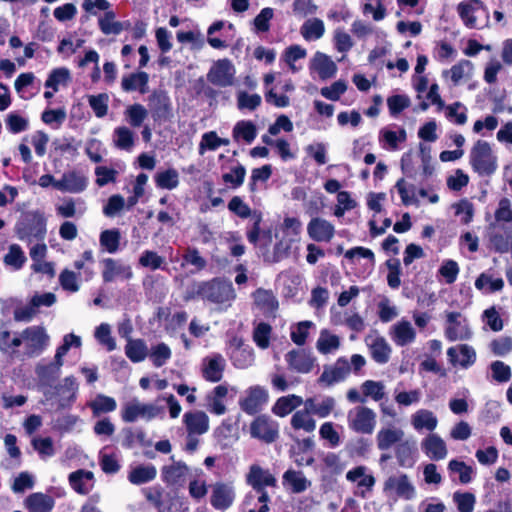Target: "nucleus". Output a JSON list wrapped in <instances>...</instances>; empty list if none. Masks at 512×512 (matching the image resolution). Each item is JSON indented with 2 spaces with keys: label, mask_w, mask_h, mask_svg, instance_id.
<instances>
[{
  "label": "nucleus",
  "mask_w": 512,
  "mask_h": 512,
  "mask_svg": "<svg viewBox=\"0 0 512 512\" xmlns=\"http://www.w3.org/2000/svg\"><path fill=\"white\" fill-rule=\"evenodd\" d=\"M49 339L42 326H30L20 332H11L0 326V351L10 361L38 357L48 346Z\"/></svg>",
  "instance_id": "obj_1"
},
{
  "label": "nucleus",
  "mask_w": 512,
  "mask_h": 512,
  "mask_svg": "<svg viewBox=\"0 0 512 512\" xmlns=\"http://www.w3.org/2000/svg\"><path fill=\"white\" fill-rule=\"evenodd\" d=\"M14 230L21 241H43L46 235V220L39 212H26L17 221Z\"/></svg>",
  "instance_id": "obj_2"
},
{
  "label": "nucleus",
  "mask_w": 512,
  "mask_h": 512,
  "mask_svg": "<svg viewBox=\"0 0 512 512\" xmlns=\"http://www.w3.org/2000/svg\"><path fill=\"white\" fill-rule=\"evenodd\" d=\"M469 161L473 170L481 176H489L497 169V157L490 144L483 140H478L474 144Z\"/></svg>",
  "instance_id": "obj_3"
},
{
  "label": "nucleus",
  "mask_w": 512,
  "mask_h": 512,
  "mask_svg": "<svg viewBox=\"0 0 512 512\" xmlns=\"http://www.w3.org/2000/svg\"><path fill=\"white\" fill-rule=\"evenodd\" d=\"M348 427L360 434H372L377 423L376 412L366 406H356L348 411Z\"/></svg>",
  "instance_id": "obj_4"
},
{
  "label": "nucleus",
  "mask_w": 512,
  "mask_h": 512,
  "mask_svg": "<svg viewBox=\"0 0 512 512\" xmlns=\"http://www.w3.org/2000/svg\"><path fill=\"white\" fill-rule=\"evenodd\" d=\"M199 294L202 298L217 304L231 305L236 298L234 287L229 281H211L201 284Z\"/></svg>",
  "instance_id": "obj_5"
},
{
  "label": "nucleus",
  "mask_w": 512,
  "mask_h": 512,
  "mask_svg": "<svg viewBox=\"0 0 512 512\" xmlns=\"http://www.w3.org/2000/svg\"><path fill=\"white\" fill-rule=\"evenodd\" d=\"M207 80L221 88L233 86L236 82V68L232 61L224 58L213 62L207 73Z\"/></svg>",
  "instance_id": "obj_6"
},
{
  "label": "nucleus",
  "mask_w": 512,
  "mask_h": 512,
  "mask_svg": "<svg viewBox=\"0 0 512 512\" xmlns=\"http://www.w3.org/2000/svg\"><path fill=\"white\" fill-rule=\"evenodd\" d=\"M383 491L388 497L413 500L416 497V488L409 476L397 474L388 477L383 486Z\"/></svg>",
  "instance_id": "obj_7"
},
{
  "label": "nucleus",
  "mask_w": 512,
  "mask_h": 512,
  "mask_svg": "<svg viewBox=\"0 0 512 512\" xmlns=\"http://www.w3.org/2000/svg\"><path fill=\"white\" fill-rule=\"evenodd\" d=\"M445 336L449 341H463L472 337L468 321L459 312H447Z\"/></svg>",
  "instance_id": "obj_8"
},
{
  "label": "nucleus",
  "mask_w": 512,
  "mask_h": 512,
  "mask_svg": "<svg viewBox=\"0 0 512 512\" xmlns=\"http://www.w3.org/2000/svg\"><path fill=\"white\" fill-rule=\"evenodd\" d=\"M159 413L157 406L145 404L137 399L127 402L122 409L121 417L126 423H132L138 419L150 420L155 418Z\"/></svg>",
  "instance_id": "obj_9"
},
{
  "label": "nucleus",
  "mask_w": 512,
  "mask_h": 512,
  "mask_svg": "<svg viewBox=\"0 0 512 512\" xmlns=\"http://www.w3.org/2000/svg\"><path fill=\"white\" fill-rule=\"evenodd\" d=\"M250 435L265 443H272L279 436V427L276 421L266 415H261L251 422Z\"/></svg>",
  "instance_id": "obj_10"
},
{
  "label": "nucleus",
  "mask_w": 512,
  "mask_h": 512,
  "mask_svg": "<svg viewBox=\"0 0 512 512\" xmlns=\"http://www.w3.org/2000/svg\"><path fill=\"white\" fill-rule=\"evenodd\" d=\"M351 372L348 360L344 357L338 358L334 364L325 366L318 383L330 387L344 381Z\"/></svg>",
  "instance_id": "obj_11"
},
{
  "label": "nucleus",
  "mask_w": 512,
  "mask_h": 512,
  "mask_svg": "<svg viewBox=\"0 0 512 512\" xmlns=\"http://www.w3.org/2000/svg\"><path fill=\"white\" fill-rule=\"evenodd\" d=\"M234 500L235 488L232 483L216 482L211 486L210 503L216 510H227Z\"/></svg>",
  "instance_id": "obj_12"
},
{
  "label": "nucleus",
  "mask_w": 512,
  "mask_h": 512,
  "mask_svg": "<svg viewBox=\"0 0 512 512\" xmlns=\"http://www.w3.org/2000/svg\"><path fill=\"white\" fill-rule=\"evenodd\" d=\"M364 341L376 363L386 364L390 360L392 348L383 336L373 332L368 334Z\"/></svg>",
  "instance_id": "obj_13"
},
{
  "label": "nucleus",
  "mask_w": 512,
  "mask_h": 512,
  "mask_svg": "<svg viewBox=\"0 0 512 512\" xmlns=\"http://www.w3.org/2000/svg\"><path fill=\"white\" fill-rule=\"evenodd\" d=\"M268 400V392L261 386H252L245 391V396L239 400L241 409L247 414L257 413Z\"/></svg>",
  "instance_id": "obj_14"
},
{
  "label": "nucleus",
  "mask_w": 512,
  "mask_h": 512,
  "mask_svg": "<svg viewBox=\"0 0 512 512\" xmlns=\"http://www.w3.org/2000/svg\"><path fill=\"white\" fill-rule=\"evenodd\" d=\"M488 235L491 248L496 252L503 254L512 250V226L491 224Z\"/></svg>",
  "instance_id": "obj_15"
},
{
  "label": "nucleus",
  "mask_w": 512,
  "mask_h": 512,
  "mask_svg": "<svg viewBox=\"0 0 512 512\" xmlns=\"http://www.w3.org/2000/svg\"><path fill=\"white\" fill-rule=\"evenodd\" d=\"M289 369L301 374L310 373L316 364V358L306 350H291L285 355Z\"/></svg>",
  "instance_id": "obj_16"
},
{
  "label": "nucleus",
  "mask_w": 512,
  "mask_h": 512,
  "mask_svg": "<svg viewBox=\"0 0 512 512\" xmlns=\"http://www.w3.org/2000/svg\"><path fill=\"white\" fill-rule=\"evenodd\" d=\"M88 186V178L79 171L65 172L62 177L55 183V189L61 192L81 193Z\"/></svg>",
  "instance_id": "obj_17"
},
{
  "label": "nucleus",
  "mask_w": 512,
  "mask_h": 512,
  "mask_svg": "<svg viewBox=\"0 0 512 512\" xmlns=\"http://www.w3.org/2000/svg\"><path fill=\"white\" fill-rule=\"evenodd\" d=\"M416 330L410 321L401 319L389 329V336L396 346L404 347L411 345L416 340Z\"/></svg>",
  "instance_id": "obj_18"
},
{
  "label": "nucleus",
  "mask_w": 512,
  "mask_h": 512,
  "mask_svg": "<svg viewBox=\"0 0 512 512\" xmlns=\"http://www.w3.org/2000/svg\"><path fill=\"white\" fill-rule=\"evenodd\" d=\"M346 479L351 483H356L357 488L359 489L357 495L362 498L366 497L367 492L373 490V487L376 483L375 477L368 473V468L363 465L354 467L353 469L349 470L346 473Z\"/></svg>",
  "instance_id": "obj_19"
},
{
  "label": "nucleus",
  "mask_w": 512,
  "mask_h": 512,
  "mask_svg": "<svg viewBox=\"0 0 512 512\" xmlns=\"http://www.w3.org/2000/svg\"><path fill=\"white\" fill-rule=\"evenodd\" d=\"M447 357L453 366L467 369L476 362V351L468 344H460L448 348Z\"/></svg>",
  "instance_id": "obj_20"
},
{
  "label": "nucleus",
  "mask_w": 512,
  "mask_h": 512,
  "mask_svg": "<svg viewBox=\"0 0 512 512\" xmlns=\"http://www.w3.org/2000/svg\"><path fill=\"white\" fill-rule=\"evenodd\" d=\"M309 237L316 242H330L335 235V227L328 220L314 217L307 225Z\"/></svg>",
  "instance_id": "obj_21"
},
{
  "label": "nucleus",
  "mask_w": 512,
  "mask_h": 512,
  "mask_svg": "<svg viewBox=\"0 0 512 512\" xmlns=\"http://www.w3.org/2000/svg\"><path fill=\"white\" fill-rule=\"evenodd\" d=\"M246 483L255 491H261L266 487H275L277 480L269 470L253 464L246 475Z\"/></svg>",
  "instance_id": "obj_22"
},
{
  "label": "nucleus",
  "mask_w": 512,
  "mask_h": 512,
  "mask_svg": "<svg viewBox=\"0 0 512 512\" xmlns=\"http://www.w3.org/2000/svg\"><path fill=\"white\" fill-rule=\"evenodd\" d=\"M78 392V383L73 376L64 378L63 382L55 387V395L59 409H65L75 402Z\"/></svg>",
  "instance_id": "obj_23"
},
{
  "label": "nucleus",
  "mask_w": 512,
  "mask_h": 512,
  "mask_svg": "<svg viewBox=\"0 0 512 512\" xmlns=\"http://www.w3.org/2000/svg\"><path fill=\"white\" fill-rule=\"evenodd\" d=\"M183 423L189 435L201 436L209 430V417L200 410L186 412L183 416Z\"/></svg>",
  "instance_id": "obj_24"
},
{
  "label": "nucleus",
  "mask_w": 512,
  "mask_h": 512,
  "mask_svg": "<svg viewBox=\"0 0 512 512\" xmlns=\"http://www.w3.org/2000/svg\"><path fill=\"white\" fill-rule=\"evenodd\" d=\"M421 449L425 455L432 460H443L448 455L445 441L435 433L428 434L421 441Z\"/></svg>",
  "instance_id": "obj_25"
},
{
  "label": "nucleus",
  "mask_w": 512,
  "mask_h": 512,
  "mask_svg": "<svg viewBox=\"0 0 512 512\" xmlns=\"http://www.w3.org/2000/svg\"><path fill=\"white\" fill-rule=\"evenodd\" d=\"M226 361L221 354H214L203 359V377L210 382H218L223 377Z\"/></svg>",
  "instance_id": "obj_26"
},
{
  "label": "nucleus",
  "mask_w": 512,
  "mask_h": 512,
  "mask_svg": "<svg viewBox=\"0 0 512 512\" xmlns=\"http://www.w3.org/2000/svg\"><path fill=\"white\" fill-rule=\"evenodd\" d=\"M102 263L104 266L102 277L106 283L113 282L116 279H129L132 277V271L128 265H125L112 258H106Z\"/></svg>",
  "instance_id": "obj_27"
},
{
  "label": "nucleus",
  "mask_w": 512,
  "mask_h": 512,
  "mask_svg": "<svg viewBox=\"0 0 512 512\" xmlns=\"http://www.w3.org/2000/svg\"><path fill=\"white\" fill-rule=\"evenodd\" d=\"M305 407L309 409L314 416L327 418L334 412L336 400L332 396H321L319 398L310 397L305 399Z\"/></svg>",
  "instance_id": "obj_28"
},
{
  "label": "nucleus",
  "mask_w": 512,
  "mask_h": 512,
  "mask_svg": "<svg viewBox=\"0 0 512 512\" xmlns=\"http://www.w3.org/2000/svg\"><path fill=\"white\" fill-rule=\"evenodd\" d=\"M282 483L292 493L299 494L311 486V481L300 470L288 469L282 476Z\"/></svg>",
  "instance_id": "obj_29"
},
{
  "label": "nucleus",
  "mask_w": 512,
  "mask_h": 512,
  "mask_svg": "<svg viewBox=\"0 0 512 512\" xmlns=\"http://www.w3.org/2000/svg\"><path fill=\"white\" fill-rule=\"evenodd\" d=\"M311 69L315 70L323 80L332 78L337 72L334 61L322 52H316L311 60Z\"/></svg>",
  "instance_id": "obj_30"
},
{
  "label": "nucleus",
  "mask_w": 512,
  "mask_h": 512,
  "mask_svg": "<svg viewBox=\"0 0 512 512\" xmlns=\"http://www.w3.org/2000/svg\"><path fill=\"white\" fill-rule=\"evenodd\" d=\"M255 305L267 315H274L279 303L271 290L259 288L253 293Z\"/></svg>",
  "instance_id": "obj_31"
},
{
  "label": "nucleus",
  "mask_w": 512,
  "mask_h": 512,
  "mask_svg": "<svg viewBox=\"0 0 512 512\" xmlns=\"http://www.w3.org/2000/svg\"><path fill=\"white\" fill-rule=\"evenodd\" d=\"M411 425L416 431H434L438 425L437 416L428 409H419L411 415Z\"/></svg>",
  "instance_id": "obj_32"
},
{
  "label": "nucleus",
  "mask_w": 512,
  "mask_h": 512,
  "mask_svg": "<svg viewBox=\"0 0 512 512\" xmlns=\"http://www.w3.org/2000/svg\"><path fill=\"white\" fill-rule=\"evenodd\" d=\"M93 478L94 475L91 471L80 469L69 475V483L77 493L85 495L93 487Z\"/></svg>",
  "instance_id": "obj_33"
},
{
  "label": "nucleus",
  "mask_w": 512,
  "mask_h": 512,
  "mask_svg": "<svg viewBox=\"0 0 512 512\" xmlns=\"http://www.w3.org/2000/svg\"><path fill=\"white\" fill-rule=\"evenodd\" d=\"M404 437V431L396 427L381 428L377 435V447L379 450H388Z\"/></svg>",
  "instance_id": "obj_34"
},
{
  "label": "nucleus",
  "mask_w": 512,
  "mask_h": 512,
  "mask_svg": "<svg viewBox=\"0 0 512 512\" xmlns=\"http://www.w3.org/2000/svg\"><path fill=\"white\" fill-rule=\"evenodd\" d=\"M481 8L482 2L480 0H467L458 4L457 11L466 27L475 28L477 26L475 13Z\"/></svg>",
  "instance_id": "obj_35"
},
{
  "label": "nucleus",
  "mask_w": 512,
  "mask_h": 512,
  "mask_svg": "<svg viewBox=\"0 0 512 512\" xmlns=\"http://www.w3.org/2000/svg\"><path fill=\"white\" fill-rule=\"evenodd\" d=\"M24 504L29 512H51L55 502L51 496L37 492L29 495Z\"/></svg>",
  "instance_id": "obj_36"
},
{
  "label": "nucleus",
  "mask_w": 512,
  "mask_h": 512,
  "mask_svg": "<svg viewBox=\"0 0 512 512\" xmlns=\"http://www.w3.org/2000/svg\"><path fill=\"white\" fill-rule=\"evenodd\" d=\"M312 412L304 406V409L296 411L290 420V425L295 430L305 433H313L316 429V420Z\"/></svg>",
  "instance_id": "obj_37"
},
{
  "label": "nucleus",
  "mask_w": 512,
  "mask_h": 512,
  "mask_svg": "<svg viewBox=\"0 0 512 512\" xmlns=\"http://www.w3.org/2000/svg\"><path fill=\"white\" fill-rule=\"evenodd\" d=\"M474 71V66L469 60H461L453 65L449 70L443 71V76H450L454 85L460 84L462 81L469 80Z\"/></svg>",
  "instance_id": "obj_38"
},
{
  "label": "nucleus",
  "mask_w": 512,
  "mask_h": 512,
  "mask_svg": "<svg viewBox=\"0 0 512 512\" xmlns=\"http://www.w3.org/2000/svg\"><path fill=\"white\" fill-rule=\"evenodd\" d=\"M301 405L305 406V400L296 394L280 397L274 404L272 411L279 417H285Z\"/></svg>",
  "instance_id": "obj_39"
},
{
  "label": "nucleus",
  "mask_w": 512,
  "mask_h": 512,
  "mask_svg": "<svg viewBox=\"0 0 512 512\" xmlns=\"http://www.w3.org/2000/svg\"><path fill=\"white\" fill-rule=\"evenodd\" d=\"M276 243L274 245V250L269 258L271 262H279L288 257L292 244L297 242L299 239L288 236L287 234H282L276 231L275 233Z\"/></svg>",
  "instance_id": "obj_40"
},
{
  "label": "nucleus",
  "mask_w": 512,
  "mask_h": 512,
  "mask_svg": "<svg viewBox=\"0 0 512 512\" xmlns=\"http://www.w3.org/2000/svg\"><path fill=\"white\" fill-rule=\"evenodd\" d=\"M148 74L145 72L132 73L122 78L121 87L126 92L139 91L142 94L148 92Z\"/></svg>",
  "instance_id": "obj_41"
},
{
  "label": "nucleus",
  "mask_w": 512,
  "mask_h": 512,
  "mask_svg": "<svg viewBox=\"0 0 512 512\" xmlns=\"http://www.w3.org/2000/svg\"><path fill=\"white\" fill-rule=\"evenodd\" d=\"M188 467L181 461L174 462L165 469V481L171 485L182 486L186 481Z\"/></svg>",
  "instance_id": "obj_42"
},
{
  "label": "nucleus",
  "mask_w": 512,
  "mask_h": 512,
  "mask_svg": "<svg viewBox=\"0 0 512 512\" xmlns=\"http://www.w3.org/2000/svg\"><path fill=\"white\" fill-rule=\"evenodd\" d=\"M128 23L115 21V14L112 11H107L103 17L99 19V27L105 35H118L124 29H127Z\"/></svg>",
  "instance_id": "obj_43"
},
{
  "label": "nucleus",
  "mask_w": 512,
  "mask_h": 512,
  "mask_svg": "<svg viewBox=\"0 0 512 512\" xmlns=\"http://www.w3.org/2000/svg\"><path fill=\"white\" fill-rule=\"evenodd\" d=\"M232 364L238 369H247L251 367L255 360L254 350L250 345L242 349L230 352Z\"/></svg>",
  "instance_id": "obj_44"
},
{
  "label": "nucleus",
  "mask_w": 512,
  "mask_h": 512,
  "mask_svg": "<svg viewBox=\"0 0 512 512\" xmlns=\"http://www.w3.org/2000/svg\"><path fill=\"white\" fill-rule=\"evenodd\" d=\"M27 261V257L18 244H11L4 255L3 262L13 270H20Z\"/></svg>",
  "instance_id": "obj_45"
},
{
  "label": "nucleus",
  "mask_w": 512,
  "mask_h": 512,
  "mask_svg": "<svg viewBox=\"0 0 512 512\" xmlns=\"http://www.w3.org/2000/svg\"><path fill=\"white\" fill-rule=\"evenodd\" d=\"M300 32L305 40H318L325 33L324 22L319 18L309 19L301 26Z\"/></svg>",
  "instance_id": "obj_46"
},
{
  "label": "nucleus",
  "mask_w": 512,
  "mask_h": 512,
  "mask_svg": "<svg viewBox=\"0 0 512 512\" xmlns=\"http://www.w3.org/2000/svg\"><path fill=\"white\" fill-rule=\"evenodd\" d=\"M340 347V338L324 329L320 332L316 342V348L321 354H329Z\"/></svg>",
  "instance_id": "obj_47"
},
{
  "label": "nucleus",
  "mask_w": 512,
  "mask_h": 512,
  "mask_svg": "<svg viewBox=\"0 0 512 512\" xmlns=\"http://www.w3.org/2000/svg\"><path fill=\"white\" fill-rule=\"evenodd\" d=\"M88 407L91 408L93 415L96 417L102 413L113 412L117 408V403L112 397L104 394H98L88 403Z\"/></svg>",
  "instance_id": "obj_48"
},
{
  "label": "nucleus",
  "mask_w": 512,
  "mask_h": 512,
  "mask_svg": "<svg viewBox=\"0 0 512 512\" xmlns=\"http://www.w3.org/2000/svg\"><path fill=\"white\" fill-rule=\"evenodd\" d=\"M62 366L55 360L48 364L38 363L35 372L42 383L49 384L59 376Z\"/></svg>",
  "instance_id": "obj_49"
},
{
  "label": "nucleus",
  "mask_w": 512,
  "mask_h": 512,
  "mask_svg": "<svg viewBox=\"0 0 512 512\" xmlns=\"http://www.w3.org/2000/svg\"><path fill=\"white\" fill-rule=\"evenodd\" d=\"M475 287L486 293H493L503 289L504 281L502 278H494L488 273H481L475 281Z\"/></svg>",
  "instance_id": "obj_50"
},
{
  "label": "nucleus",
  "mask_w": 512,
  "mask_h": 512,
  "mask_svg": "<svg viewBox=\"0 0 512 512\" xmlns=\"http://www.w3.org/2000/svg\"><path fill=\"white\" fill-rule=\"evenodd\" d=\"M70 80V72L67 68H56L49 74L45 82V87L51 88L53 92H57L60 86H67Z\"/></svg>",
  "instance_id": "obj_51"
},
{
  "label": "nucleus",
  "mask_w": 512,
  "mask_h": 512,
  "mask_svg": "<svg viewBox=\"0 0 512 512\" xmlns=\"http://www.w3.org/2000/svg\"><path fill=\"white\" fill-rule=\"evenodd\" d=\"M157 469L154 466H138L131 470L128 479L132 484L140 485L156 478Z\"/></svg>",
  "instance_id": "obj_52"
},
{
  "label": "nucleus",
  "mask_w": 512,
  "mask_h": 512,
  "mask_svg": "<svg viewBox=\"0 0 512 512\" xmlns=\"http://www.w3.org/2000/svg\"><path fill=\"white\" fill-rule=\"evenodd\" d=\"M256 135V126L251 121H239L233 128V137L236 140L242 138L247 143H251Z\"/></svg>",
  "instance_id": "obj_53"
},
{
  "label": "nucleus",
  "mask_w": 512,
  "mask_h": 512,
  "mask_svg": "<svg viewBox=\"0 0 512 512\" xmlns=\"http://www.w3.org/2000/svg\"><path fill=\"white\" fill-rule=\"evenodd\" d=\"M121 234L118 229L104 230L100 234V245L109 253H115L119 248Z\"/></svg>",
  "instance_id": "obj_54"
},
{
  "label": "nucleus",
  "mask_w": 512,
  "mask_h": 512,
  "mask_svg": "<svg viewBox=\"0 0 512 512\" xmlns=\"http://www.w3.org/2000/svg\"><path fill=\"white\" fill-rule=\"evenodd\" d=\"M229 144L228 139L220 138L214 131L204 133L199 144L200 154H204L206 150L214 151L220 146H227Z\"/></svg>",
  "instance_id": "obj_55"
},
{
  "label": "nucleus",
  "mask_w": 512,
  "mask_h": 512,
  "mask_svg": "<svg viewBox=\"0 0 512 512\" xmlns=\"http://www.w3.org/2000/svg\"><path fill=\"white\" fill-rule=\"evenodd\" d=\"M262 103V98L259 94H249L245 91L237 92V107L239 110L257 109Z\"/></svg>",
  "instance_id": "obj_56"
},
{
  "label": "nucleus",
  "mask_w": 512,
  "mask_h": 512,
  "mask_svg": "<svg viewBox=\"0 0 512 512\" xmlns=\"http://www.w3.org/2000/svg\"><path fill=\"white\" fill-rule=\"evenodd\" d=\"M271 332L272 328L267 323L261 322L255 326L253 340L259 348L267 349L269 347Z\"/></svg>",
  "instance_id": "obj_57"
},
{
  "label": "nucleus",
  "mask_w": 512,
  "mask_h": 512,
  "mask_svg": "<svg viewBox=\"0 0 512 512\" xmlns=\"http://www.w3.org/2000/svg\"><path fill=\"white\" fill-rule=\"evenodd\" d=\"M127 357L133 362L144 360L147 354V348L141 340H128L125 347Z\"/></svg>",
  "instance_id": "obj_58"
},
{
  "label": "nucleus",
  "mask_w": 512,
  "mask_h": 512,
  "mask_svg": "<svg viewBox=\"0 0 512 512\" xmlns=\"http://www.w3.org/2000/svg\"><path fill=\"white\" fill-rule=\"evenodd\" d=\"M114 144L123 150H130L134 144L132 131L127 127H118L114 131Z\"/></svg>",
  "instance_id": "obj_59"
},
{
  "label": "nucleus",
  "mask_w": 512,
  "mask_h": 512,
  "mask_svg": "<svg viewBox=\"0 0 512 512\" xmlns=\"http://www.w3.org/2000/svg\"><path fill=\"white\" fill-rule=\"evenodd\" d=\"M345 258L352 260L354 263L358 262L360 258L367 260L370 268L374 267L375 255L372 250L365 247H354L345 252Z\"/></svg>",
  "instance_id": "obj_60"
},
{
  "label": "nucleus",
  "mask_w": 512,
  "mask_h": 512,
  "mask_svg": "<svg viewBox=\"0 0 512 512\" xmlns=\"http://www.w3.org/2000/svg\"><path fill=\"white\" fill-rule=\"evenodd\" d=\"M361 388L363 394L374 401H379L385 396V385L380 381L366 380L362 383Z\"/></svg>",
  "instance_id": "obj_61"
},
{
  "label": "nucleus",
  "mask_w": 512,
  "mask_h": 512,
  "mask_svg": "<svg viewBox=\"0 0 512 512\" xmlns=\"http://www.w3.org/2000/svg\"><path fill=\"white\" fill-rule=\"evenodd\" d=\"M88 102L98 118H102L107 114L109 96L106 93L90 95L88 97Z\"/></svg>",
  "instance_id": "obj_62"
},
{
  "label": "nucleus",
  "mask_w": 512,
  "mask_h": 512,
  "mask_svg": "<svg viewBox=\"0 0 512 512\" xmlns=\"http://www.w3.org/2000/svg\"><path fill=\"white\" fill-rule=\"evenodd\" d=\"M448 469L450 472L459 474V481L462 484H467L472 480L473 469L471 466L466 465L462 461L451 460L448 463Z\"/></svg>",
  "instance_id": "obj_63"
},
{
  "label": "nucleus",
  "mask_w": 512,
  "mask_h": 512,
  "mask_svg": "<svg viewBox=\"0 0 512 512\" xmlns=\"http://www.w3.org/2000/svg\"><path fill=\"white\" fill-rule=\"evenodd\" d=\"M453 500L457 505V509L460 512H472L476 503L474 494L469 492H455L453 494Z\"/></svg>",
  "instance_id": "obj_64"
}]
</instances>
